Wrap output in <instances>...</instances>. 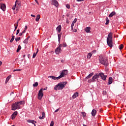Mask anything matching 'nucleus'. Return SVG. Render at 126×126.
Wrapping results in <instances>:
<instances>
[{
  "mask_svg": "<svg viewBox=\"0 0 126 126\" xmlns=\"http://www.w3.org/2000/svg\"><path fill=\"white\" fill-rule=\"evenodd\" d=\"M19 0H16V2H15V4H18V5H21V3L20 1H19Z\"/></svg>",
  "mask_w": 126,
  "mask_h": 126,
  "instance_id": "obj_30",
  "label": "nucleus"
},
{
  "mask_svg": "<svg viewBox=\"0 0 126 126\" xmlns=\"http://www.w3.org/2000/svg\"><path fill=\"white\" fill-rule=\"evenodd\" d=\"M113 83V78L112 77H110L108 79V85H110Z\"/></svg>",
  "mask_w": 126,
  "mask_h": 126,
  "instance_id": "obj_17",
  "label": "nucleus"
},
{
  "mask_svg": "<svg viewBox=\"0 0 126 126\" xmlns=\"http://www.w3.org/2000/svg\"><path fill=\"white\" fill-rule=\"evenodd\" d=\"M123 48H124V44H122L120 45H119V49H120V50H123Z\"/></svg>",
  "mask_w": 126,
  "mask_h": 126,
  "instance_id": "obj_31",
  "label": "nucleus"
},
{
  "mask_svg": "<svg viewBox=\"0 0 126 126\" xmlns=\"http://www.w3.org/2000/svg\"><path fill=\"white\" fill-rule=\"evenodd\" d=\"M98 78H99V73L95 74L92 79L88 80V82L89 83H91V82H95L96 81V79L98 80Z\"/></svg>",
  "mask_w": 126,
  "mask_h": 126,
  "instance_id": "obj_5",
  "label": "nucleus"
},
{
  "mask_svg": "<svg viewBox=\"0 0 126 126\" xmlns=\"http://www.w3.org/2000/svg\"><path fill=\"white\" fill-rule=\"evenodd\" d=\"M63 47V44H60L59 47L57 48H59V49H61Z\"/></svg>",
  "mask_w": 126,
  "mask_h": 126,
  "instance_id": "obj_47",
  "label": "nucleus"
},
{
  "mask_svg": "<svg viewBox=\"0 0 126 126\" xmlns=\"http://www.w3.org/2000/svg\"><path fill=\"white\" fill-rule=\"evenodd\" d=\"M1 64H2V62H1V61H0V65H1Z\"/></svg>",
  "mask_w": 126,
  "mask_h": 126,
  "instance_id": "obj_58",
  "label": "nucleus"
},
{
  "mask_svg": "<svg viewBox=\"0 0 126 126\" xmlns=\"http://www.w3.org/2000/svg\"><path fill=\"white\" fill-rule=\"evenodd\" d=\"M74 26V23H72L71 25V27H73Z\"/></svg>",
  "mask_w": 126,
  "mask_h": 126,
  "instance_id": "obj_48",
  "label": "nucleus"
},
{
  "mask_svg": "<svg viewBox=\"0 0 126 126\" xmlns=\"http://www.w3.org/2000/svg\"><path fill=\"white\" fill-rule=\"evenodd\" d=\"M55 53L56 55H59L60 54H61V53H62V49L60 48V47H57L55 49Z\"/></svg>",
  "mask_w": 126,
  "mask_h": 126,
  "instance_id": "obj_12",
  "label": "nucleus"
},
{
  "mask_svg": "<svg viewBox=\"0 0 126 126\" xmlns=\"http://www.w3.org/2000/svg\"><path fill=\"white\" fill-rule=\"evenodd\" d=\"M47 89H48V87H46L45 88H44V89H43V91H44V90H47Z\"/></svg>",
  "mask_w": 126,
  "mask_h": 126,
  "instance_id": "obj_49",
  "label": "nucleus"
},
{
  "mask_svg": "<svg viewBox=\"0 0 126 126\" xmlns=\"http://www.w3.org/2000/svg\"><path fill=\"white\" fill-rule=\"evenodd\" d=\"M102 95H107V91H103L102 93Z\"/></svg>",
  "mask_w": 126,
  "mask_h": 126,
  "instance_id": "obj_36",
  "label": "nucleus"
},
{
  "mask_svg": "<svg viewBox=\"0 0 126 126\" xmlns=\"http://www.w3.org/2000/svg\"><path fill=\"white\" fill-rule=\"evenodd\" d=\"M66 83H67L66 82H63V83L62 82L58 83V85H56L54 88V90H63V88L65 87V85Z\"/></svg>",
  "mask_w": 126,
  "mask_h": 126,
  "instance_id": "obj_3",
  "label": "nucleus"
},
{
  "mask_svg": "<svg viewBox=\"0 0 126 126\" xmlns=\"http://www.w3.org/2000/svg\"><path fill=\"white\" fill-rule=\"evenodd\" d=\"M107 43L110 48H113V33L110 32L107 38Z\"/></svg>",
  "mask_w": 126,
  "mask_h": 126,
  "instance_id": "obj_2",
  "label": "nucleus"
},
{
  "mask_svg": "<svg viewBox=\"0 0 126 126\" xmlns=\"http://www.w3.org/2000/svg\"><path fill=\"white\" fill-rule=\"evenodd\" d=\"M81 114L82 116H83L84 118H85V117H86V113L85 112H82Z\"/></svg>",
  "mask_w": 126,
  "mask_h": 126,
  "instance_id": "obj_33",
  "label": "nucleus"
},
{
  "mask_svg": "<svg viewBox=\"0 0 126 126\" xmlns=\"http://www.w3.org/2000/svg\"><path fill=\"white\" fill-rule=\"evenodd\" d=\"M31 16H32V17H36V16H35V15H33V14H32V15H31Z\"/></svg>",
  "mask_w": 126,
  "mask_h": 126,
  "instance_id": "obj_52",
  "label": "nucleus"
},
{
  "mask_svg": "<svg viewBox=\"0 0 126 126\" xmlns=\"http://www.w3.org/2000/svg\"><path fill=\"white\" fill-rule=\"evenodd\" d=\"M76 97H78V93L76 92L75 93H74L73 94V95H72V98L73 99H75V98H76Z\"/></svg>",
  "mask_w": 126,
  "mask_h": 126,
  "instance_id": "obj_20",
  "label": "nucleus"
},
{
  "mask_svg": "<svg viewBox=\"0 0 126 126\" xmlns=\"http://www.w3.org/2000/svg\"><path fill=\"white\" fill-rule=\"evenodd\" d=\"M61 62L63 63L64 62V61L62 60L61 61Z\"/></svg>",
  "mask_w": 126,
  "mask_h": 126,
  "instance_id": "obj_63",
  "label": "nucleus"
},
{
  "mask_svg": "<svg viewBox=\"0 0 126 126\" xmlns=\"http://www.w3.org/2000/svg\"><path fill=\"white\" fill-rule=\"evenodd\" d=\"M43 96H44V94L43 93V88H41L38 92V94H37V98L38 100H42V98H43Z\"/></svg>",
  "mask_w": 126,
  "mask_h": 126,
  "instance_id": "obj_6",
  "label": "nucleus"
},
{
  "mask_svg": "<svg viewBox=\"0 0 126 126\" xmlns=\"http://www.w3.org/2000/svg\"><path fill=\"white\" fill-rule=\"evenodd\" d=\"M39 83H38V82H35L34 84H33V87H37V86H38Z\"/></svg>",
  "mask_w": 126,
  "mask_h": 126,
  "instance_id": "obj_32",
  "label": "nucleus"
},
{
  "mask_svg": "<svg viewBox=\"0 0 126 126\" xmlns=\"http://www.w3.org/2000/svg\"><path fill=\"white\" fill-rule=\"evenodd\" d=\"M114 15H116V12L113 11L109 15V17H113Z\"/></svg>",
  "mask_w": 126,
  "mask_h": 126,
  "instance_id": "obj_21",
  "label": "nucleus"
},
{
  "mask_svg": "<svg viewBox=\"0 0 126 126\" xmlns=\"http://www.w3.org/2000/svg\"><path fill=\"white\" fill-rule=\"evenodd\" d=\"M96 113H97V111L95 109H93L92 111V116L93 117H95L96 116Z\"/></svg>",
  "mask_w": 126,
  "mask_h": 126,
  "instance_id": "obj_15",
  "label": "nucleus"
},
{
  "mask_svg": "<svg viewBox=\"0 0 126 126\" xmlns=\"http://www.w3.org/2000/svg\"><path fill=\"white\" fill-rule=\"evenodd\" d=\"M15 38V36L14 35H13L12 36L11 40H10V42L12 43V42H13V41H14Z\"/></svg>",
  "mask_w": 126,
  "mask_h": 126,
  "instance_id": "obj_28",
  "label": "nucleus"
},
{
  "mask_svg": "<svg viewBox=\"0 0 126 126\" xmlns=\"http://www.w3.org/2000/svg\"><path fill=\"white\" fill-rule=\"evenodd\" d=\"M56 30L58 31L59 33H60L61 31H62V26H58V27L56 28Z\"/></svg>",
  "mask_w": 126,
  "mask_h": 126,
  "instance_id": "obj_19",
  "label": "nucleus"
},
{
  "mask_svg": "<svg viewBox=\"0 0 126 126\" xmlns=\"http://www.w3.org/2000/svg\"><path fill=\"white\" fill-rule=\"evenodd\" d=\"M51 4L55 5L56 7H58V6H59V2H58L57 0H52Z\"/></svg>",
  "mask_w": 126,
  "mask_h": 126,
  "instance_id": "obj_9",
  "label": "nucleus"
},
{
  "mask_svg": "<svg viewBox=\"0 0 126 126\" xmlns=\"http://www.w3.org/2000/svg\"><path fill=\"white\" fill-rule=\"evenodd\" d=\"M22 35H23V33H22V32H20L19 34V36H22Z\"/></svg>",
  "mask_w": 126,
  "mask_h": 126,
  "instance_id": "obj_50",
  "label": "nucleus"
},
{
  "mask_svg": "<svg viewBox=\"0 0 126 126\" xmlns=\"http://www.w3.org/2000/svg\"><path fill=\"white\" fill-rule=\"evenodd\" d=\"M24 104H25V101H24L16 102L12 104V110L15 111V110H19L20 109V105H24Z\"/></svg>",
  "mask_w": 126,
  "mask_h": 126,
  "instance_id": "obj_1",
  "label": "nucleus"
},
{
  "mask_svg": "<svg viewBox=\"0 0 126 126\" xmlns=\"http://www.w3.org/2000/svg\"><path fill=\"white\" fill-rule=\"evenodd\" d=\"M99 62L100 63H101V64H103L105 66H108V65H109V62H108L107 59L104 57H102L99 59Z\"/></svg>",
  "mask_w": 126,
  "mask_h": 126,
  "instance_id": "obj_4",
  "label": "nucleus"
},
{
  "mask_svg": "<svg viewBox=\"0 0 126 126\" xmlns=\"http://www.w3.org/2000/svg\"><path fill=\"white\" fill-rule=\"evenodd\" d=\"M27 122L28 123H31V124H32V125H34V124H37V122L34 120H27Z\"/></svg>",
  "mask_w": 126,
  "mask_h": 126,
  "instance_id": "obj_18",
  "label": "nucleus"
},
{
  "mask_svg": "<svg viewBox=\"0 0 126 126\" xmlns=\"http://www.w3.org/2000/svg\"><path fill=\"white\" fill-rule=\"evenodd\" d=\"M14 26L15 27V30L14 31H15V30H16V29H17V27H18V25L15 26V24L14 25Z\"/></svg>",
  "mask_w": 126,
  "mask_h": 126,
  "instance_id": "obj_44",
  "label": "nucleus"
},
{
  "mask_svg": "<svg viewBox=\"0 0 126 126\" xmlns=\"http://www.w3.org/2000/svg\"><path fill=\"white\" fill-rule=\"evenodd\" d=\"M41 114L42 115V116L39 117V119L40 120H43V119H45V117H46V114L45 113V112H42Z\"/></svg>",
  "mask_w": 126,
  "mask_h": 126,
  "instance_id": "obj_14",
  "label": "nucleus"
},
{
  "mask_svg": "<svg viewBox=\"0 0 126 126\" xmlns=\"http://www.w3.org/2000/svg\"><path fill=\"white\" fill-rule=\"evenodd\" d=\"M76 21H77V19L75 18L74 21L72 22L73 23H76Z\"/></svg>",
  "mask_w": 126,
  "mask_h": 126,
  "instance_id": "obj_43",
  "label": "nucleus"
},
{
  "mask_svg": "<svg viewBox=\"0 0 126 126\" xmlns=\"http://www.w3.org/2000/svg\"><path fill=\"white\" fill-rule=\"evenodd\" d=\"M90 27H86L85 29V31L87 32V33H89L90 32Z\"/></svg>",
  "mask_w": 126,
  "mask_h": 126,
  "instance_id": "obj_22",
  "label": "nucleus"
},
{
  "mask_svg": "<svg viewBox=\"0 0 126 126\" xmlns=\"http://www.w3.org/2000/svg\"><path fill=\"white\" fill-rule=\"evenodd\" d=\"M27 28H28V27L27 26H25V30H27Z\"/></svg>",
  "mask_w": 126,
  "mask_h": 126,
  "instance_id": "obj_54",
  "label": "nucleus"
},
{
  "mask_svg": "<svg viewBox=\"0 0 126 126\" xmlns=\"http://www.w3.org/2000/svg\"><path fill=\"white\" fill-rule=\"evenodd\" d=\"M85 0H77V1H84Z\"/></svg>",
  "mask_w": 126,
  "mask_h": 126,
  "instance_id": "obj_53",
  "label": "nucleus"
},
{
  "mask_svg": "<svg viewBox=\"0 0 126 126\" xmlns=\"http://www.w3.org/2000/svg\"><path fill=\"white\" fill-rule=\"evenodd\" d=\"M26 39H28V40H29V39H30V36H29Z\"/></svg>",
  "mask_w": 126,
  "mask_h": 126,
  "instance_id": "obj_57",
  "label": "nucleus"
},
{
  "mask_svg": "<svg viewBox=\"0 0 126 126\" xmlns=\"http://www.w3.org/2000/svg\"><path fill=\"white\" fill-rule=\"evenodd\" d=\"M92 57V54L91 53H88L87 55L88 59H90Z\"/></svg>",
  "mask_w": 126,
  "mask_h": 126,
  "instance_id": "obj_29",
  "label": "nucleus"
},
{
  "mask_svg": "<svg viewBox=\"0 0 126 126\" xmlns=\"http://www.w3.org/2000/svg\"><path fill=\"white\" fill-rule=\"evenodd\" d=\"M66 74H67V70H63L59 76L60 78H62V77H64V76L66 75Z\"/></svg>",
  "mask_w": 126,
  "mask_h": 126,
  "instance_id": "obj_7",
  "label": "nucleus"
},
{
  "mask_svg": "<svg viewBox=\"0 0 126 126\" xmlns=\"http://www.w3.org/2000/svg\"><path fill=\"white\" fill-rule=\"evenodd\" d=\"M36 56H37V53H34L32 56V59H35V58H36Z\"/></svg>",
  "mask_w": 126,
  "mask_h": 126,
  "instance_id": "obj_37",
  "label": "nucleus"
},
{
  "mask_svg": "<svg viewBox=\"0 0 126 126\" xmlns=\"http://www.w3.org/2000/svg\"><path fill=\"white\" fill-rule=\"evenodd\" d=\"M59 111H60V108H58V109H56L55 111V113H58V112H59Z\"/></svg>",
  "mask_w": 126,
  "mask_h": 126,
  "instance_id": "obj_46",
  "label": "nucleus"
},
{
  "mask_svg": "<svg viewBox=\"0 0 126 126\" xmlns=\"http://www.w3.org/2000/svg\"><path fill=\"white\" fill-rule=\"evenodd\" d=\"M20 20H21V18L19 19L17 21H18V22H19V21H20Z\"/></svg>",
  "mask_w": 126,
  "mask_h": 126,
  "instance_id": "obj_60",
  "label": "nucleus"
},
{
  "mask_svg": "<svg viewBox=\"0 0 126 126\" xmlns=\"http://www.w3.org/2000/svg\"><path fill=\"white\" fill-rule=\"evenodd\" d=\"M93 53H96V50H94V51H93Z\"/></svg>",
  "mask_w": 126,
  "mask_h": 126,
  "instance_id": "obj_64",
  "label": "nucleus"
},
{
  "mask_svg": "<svg viewBox=\"0 0 126 126\" xmlns=\"http://www.w3.org/2000/svg\"><path fill=\"white\" fill-rule=\"evenodd\" d=\"M20 50H21V46H20V45H19L18 46V48L17 49L16 52L19 53V52L20 51Z\"/></svg>",
  "mask_w": 126,
  "mask_h": 126,
  "instance_id": "obj_24",
  "label": "nucleus"
},
{
  "mask_svg": "<svg viewBox=\"0 0 126 126\" xmlns=\"http://www.w3.org/2000/svg\"><path fill=\"white\" fill-rule=\"evenodd\" d=\"M0 8L3 10V11H5V9H6V6L5 5V4L1 3Z\"/></svg>",
  "mask_w": 126,
  "mask_h": 126,
  "instance_id": "obj_13",
  "label": "nucleus"
},
{
  "mask_svg": "<svg viewBox=\"0 0 126 126\" xmlns=\"http://www.w3.org/2000/svg\"><path fill=\"white\" fill-rule=\"evenodd\" d=\"M11 94H14V93H13V92H12L10 94V95H11Z\"/></svg>",
  "mask_w": 126,
  "mask_h": 126,
  "instance_id": "obj_62",
  "label": "nucleus"
},
{
  "mask_svg": "<svg viewBox=\"0 0 126 126\" xmlns=\"http://www.w3.org/2000/svg\"><path fill=\"white\" fill-rule=\"evenodd\" d=\"M10 77H11V75H10L7 77V78L6 79L5 83H7V82H8V81L10 79Z\"/></svg>",
  "mask_w": 126,
  "mask_h": 126,
  "instance_id": "obj_25",
  "label": "nucleus"
},
{
  "mask_svg": "<svg viewBox=\"0 0 126 126\" xmlns=\"http://www.w3.org/2000/svg\"><path fill=\"white\" fill-rule=\"evenodd\" d=\"M63 48H65V47H67V44H66V43L64 42L63 44Z\"/></svg>",
  "mask_w": 126,
  "mask_h": 126,
  "instance_id": "obj_35",
  "label": "nucleus"
},
{
  "mask_svg": "<svg viewBox=\"0 0 126 126\" xmlns=\"http://www.w3.org/2000/svg\"><path fill=\"white\" fill-rule=\"evenodd\" d=\"M40 15H37V16H36V18L35 19V21L37 22L39 21V20H40Z\"/></svg>",
  "mask_w": 126,
  "mask_h": 126,
  "instance_id": "obj_26",
  "label": "nucleus"
},
{
  "mask_svg": "<svg viewBox=\"0 0 126 126\" xmlns=\"http://www.w3.org/2000/svg\"><path fill=\"white\" fill-rule=\"evenodd\" d=\"M18 23H19V22H18V21H17V22H16V25H17L18 26Z\"/></svg>",
  "mask_w": 126,
  "mask_h": 126,
  "instance_id": "obj_56",
  "label": "nucleus"
},
{
  "mask_svg": "<svg viewBox=\"0 0 126 126\" xmlns=\"http://www.w3.org/2000/svg\"><path fill=\"white\" fill-rule=\"evenodd\" d=\"M16 7V4H15L12 7V9H13V10H15V8Z\"/></svg>",
  "mask_w": 126,
  "mask_h": 126,
  "instance_id": "obj_40",
  "label": "nucleus"
},
{
  "mask_svg": "<svg viewBox=\"0 0 126 126\" xmlns=\"http://www.w3.org/2000/svg\"><path fill=\"white\" fill-rule=\"evenodd\" d=\"M58 36V41H59V43L60 44L61 42V38L62 37V35H61L60 34H59Z\"/></svg>",
  "mask_w": 126,
  "mask_h": 126,
  "instance_id": "obj_27",
  "label": "nucleus"
},
{
  "mask_svg": "<svg viewBox=\"0 0 126 126\" xmlns=\"http://www.w3.org/2000/svg\"><path fill=\"white\" fill-rule=\"evenodd\" d=\"M93 75H94V73L92 72L90 74H89L88 76H87L85 79H89V78H90L91 77H92V76H93Z\"/></svg>",
  "mask_w": 126,
  "mask_h": 126,
  "instance_id": "obj_16",
  "label": "nucleus"
},
{
  "mask_svg": "<svg viewBox=\"0 0 126 126\" xmlns=\"http://www.w3.org/2000/svg\"><path fill=\"white\" fill-rule=\"evenodd\" d=\"M19 32H20V30H17V32H16V35H18V34H19Z\"/></svg>",
  "mask_w": 126,
  "mask_h": 126,
  "instance_id": "obj_45",
  "label": "nucleus"
},
{
  "mask_svg": "<svg viewBox=\"0 0 126 126\" xmlns=\"http://www.w3.org/2000/svg\"><path fill=\"white\" fill-rule=\"evenodd\" d=\"M18 114V112L17 111L14 112L11 115L12 120H14V119H15V118L17 116Z\"/></svg>",
  "mask_w": 126,
  "mask_h": 126,
  "instance_id": "obj_11",
  "label": "nucleus"
},
{
  "mask_svg": "<svg viewBox=\"0 0 126 126\" xmlns=\"http://www.w3.org/2000/svg\"><path fill=\"white\" fill-rule=\"evenodd\" d=\"M23 43H24V44H28V39H27V38H26V39L24 40Z\"/></svg>",
  "mask_w": 126,
  "mask_h": 126,
  "instance_id": "obj_34",
  "label": "nucleus"
},
{
  "mask_svg": "<svg viewBox=\"0 0 126 126\" xmlns=\"http://www.w3.org/2000/svg\"><path fill=\"white\" fill-rule=\"evenodd\" d=\"M66 7L68 8V9H69L70 8V5L68 4H66Z\"/></svg>",
  "mask_w": 126,
  "mask_h": 126,
  "instance_id": "obj_39",
  "label": "nucleus"
},
{
  "mask_svg": "<svg viewBox=\"0 0 126 126\" xmlns=\"http://www.w3.org/2000/svg\"><path fill=\"white\" fill-rule=\"evenodd\" d=\"M25 32H26V31L25 30H24L23 32H22V34H24V33H25Z\"/></svg>",
  "mask_w": 126,
  "mask_h": 126,
  "instance_id": "obj_51",
  "label": "nucleus"
},
{
  "mask_svg": "<svg viewBox=\"0 0 126 126\" xmlns=\"http://www.w3.org/2000/svg\"><path fill=\"white\" fill-rule=\"evenodd\" d=\"M109 23H110V20H109V18H108V17H107L106 18L105 25H108V24H109Z\"/></svg>",
  "mask_w": 126,
  "mask_h": 126,
  "instance_id": "obj_23",
  "label": "nucleus"
},
{
  "mask_svg": "<svg viewBox=\"0 0 126 126\" xmlns=\"http://www.w3.org/2000/svg\"><path fill=\"white\" fill-rule=\"evenodd\" d=\"M48 78H52V79H53L54 80H59V79H61V77L60 76L57 77L55 76H48Z\"/></svg>",
  "mask_w": 126,
  "mask_h": 126,
  "instance_id": "obj_10",
  "label": "nucleus"
},
{
  "mask_svg": "<svg viewBox=\"0 0 126 126\" xmlns=\"http://www.w3.org/2000/svg\"><path fill=\"white\" fill-rule=\"evenodd\" d=\"M35 0V2H36L37 4H39V2H38V0Z\"/></svg>",
  "mask_w": 126,
  "mask_h": 126,
  "instance_id": "obj_55",
  "label": "nucleus"
},
{
  "mask_svg": "<svg viewBox=\"0 0 126 126\" xmlns=\"http://www.w3.org/2000/svg\"><path fill=\"white\" fill-rule=\"evenodd\" d=\"M20 39H21V37H16V38H15V40L17 42H19V41L20 40Z\"/></svg>",
  "mask_w": 126,
  "mask_h": 126,
  "instance_id": "obj_38",
  "label": "nucleus"
},
{
  "mask_svg": "<svg viewBox=\"0 0 126 126\" xmlns=\"http://www.w3.org/2000/svg\"><path fill=\"white\" fill-rule=\"evenodd\" d=\"M15 71H21V69H14L13 70V72H15Z\"/></svg>",
  "mask_w": 126,
  "mask_h": 126,
  "instance_id": "obj_41",
  "label": "nucleus"
},
{
  "mask_svg": "<svg viewBox=\"0 0 126 126\" xmlns=\"http://www.w3.org/2000/svg\"><path fill=\"white\" fill-rule=\"evenodd\" d=\"M38 52H39V50L38 49H37V51H36V53L37 54Z\"/></svg>",
  "mask_w": 126,
  "mask_h": 126,
  "instance_id": "obj_59",
  "label": "nucleus"
},
{
  "mask_svg": "<svg viewBox=\"0 0 126 126\" xmlns=\"http://www.w3.org/2000/svg\"><path fill=\"white\" fill-rule=\"evenodd\" d=\"M99 77H101L103 80L107 79V75H104L103 73H98Z\"/></svg>",
  "mask_w": 126,
  "mask_h": 126,
  "instance_id": "obj_8",
  "label": "nucleus"
},
{
  "mask_svg": "<svg viewBox=\"0 0 126 126\" xmlns=\"http://www.w3.org/2000/svg\"><path fill=\"white\" fill-rule=\"evenodd\" d=\"M54 121H52L50 123V126H54Z\"/></svg>",
  "mask_w": 126,
  "mask_h": 126,
  "instance_id": "obj_42",
  "label": "nucleus"
},
{
  "mask_svg": "<svg viewBox=\"0 0 126 126\" xmlns=\"http://www.w3.org/2000/svg\"><path fill=\"white\" fill-rule=\"evenodd\" d=\"M74 32H77V30L75 29V30L74 31Z\"/></svg>",
  "mask_w": 126,
  "mask_h": 126,
  "instance_id": "obj_61",
  "label": "nucleus"
}]
</instances>
